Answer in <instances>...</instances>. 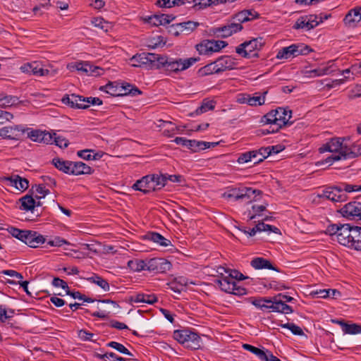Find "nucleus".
<instances>
[{"label":"nucleus","mask_w":361,"mask_h":361,"mask_svg":"<svg viewBox=\"0 0 361 361\" xmlns=\"http://www.w3.org/2000/svg\"><path fill=\"white\" fill-rule=\"evenodd\" d=\"M30 194H27L24 196V211H31L32 214L35 212V208L36 207H40L42 205L40 201L36 202L33 197L34 195V187L30 190Z\"/></svg>","instance_id":"obj_24"},{"label":"nucleus","mask_w":361,"mask_h":361,"mask_svg":"<svg viewBox=\"0 0 361 361\" xmlns=\"http://www.w3.org/2000/svg\"><path fill=\"white\" fill-rule=\"evenodd\" d=\"M276 59H288L290 57L293 58V51L292 49L290 48V45L286 47H283L281 49H280L277 54H276Z\"/></svg>","instance_id":"obj_50"},{"label":"nucleus","mask_w":361,"mask_h":361,"mask_svg":"<svg viewBox=\"0 0 361 361\" xmlns=\"http://www.w3.org/2000/svg\"><path fill=\"white\" fill-rule=\"evenodd\" d=\"M209 147V142H204V141H196L194 140H189L188 142V149H190L193 151H197V149H205Z\"/></svg>","instance_id":"obj_46"},{"label":"nucleus","mask_w":361,"mask_h":361,"mask_svg":"<svg viewBox=\"0 0 361 361\" xmlns=\"http://www.w3.org/2000/svg\"><path fill=\"white\" fill-rule=\"evenodd\" d=\"M147 238L154 243L164 247H167L171 243L169 240L165 238L158 233H149L147 234Z\"/></svg>","instance_id":"obj_40"},{"label":"nucleus","mask_w":361,"mask_h":361,"mask_svg":"<svg viewBox=\"0 0 361 361\" xmlns=\"http://www.w3.org/2000/svg\"><path fill=\"white\" fill-rule=\"evenodd\" d=\"M222 197L228 200L234 199L235 200L243 199V195L240 191V188H231L227 192H224L222 195Z\"/></svg>","instance_id":"obj_44"},{"label":"nucleus","mask_w":361,"mask_h":361,"mask_svg":"<svg viewBox=\"0 0 361 361\" xmlns=\"http://www.w3.org/2000/svg\"><path fill=\"white\" fill-rule=\"evenodd\" d=\"M243 28L242 25L232 19L229 20L226 25L216 28V32L221 33V36L226 38L231 36L234 33L241 31Z\"/></svg>","instance_id":"obj_17"},{"label":"nucleus","mask_w":361,"mask_h":361,"mask_svg":"<svg viewBox=\"0 0 361 361\" xmlns=\"http://www.w3.org/2000/svg\"><path fill=\"white\" fill-rule=\"evenodd\" d=\"M51 133L53 135V143H55V145L60 148H66L68 146L69 142L66 138L61 136H56L54 132H51Z\"/></svg>","instance_id":"obj_51"},{"label":"nucleus","mask_w":361,"mask_h":361,"mask_svg":"<svg viewBox=\"0 0 361 361\" xmlns=\"http://www.w3.org/2000/svg\"><path fill=\"white\" fill-rule=\"evenodd\" d=\"M153 177L150 175H147L142 177L140 180H137L133 185V189L142 192L144 194H147L153 192Z\"/></svg>","instance_id":"obj_19"},{"label":"nucleus","mask_w":361,"mask_h":361,"mask_svg":"<svg viewBox=\"0 0 361 361\" xmlns=\"http://www.w3.org/2000/svg\"><path fill=\"white\" fill-rule=\"evenodd\" d=\"M360 231L361 227L351 226L349 224H342L337 240L341 245L361 251Z\"/></svg>","instance_id":"obj_2"},{"label":"nucleus","mask_w":361,"mask_h":361,"mask_svg":"<svg viewBox=\"0 0 361 361\" xmlns=\"http://www.w3.org/2000/svg\"><path fill=\"white\" fill-rule=\"evenodd\" d=\"M119 93H121V96L131 94L133 96L141 94L142 92L136 87L131 84L126 83L122 84L119 86Z\"/></svg>","instance_id":"obj_33"},{"label":"nucleus","mask_w":361,"mask_h":361,"mask_svg":"<svg viewBox=\"0 0 361 361\" xmlns=\"http://www.w3.org/2000/svg\"><path fill=\"white\" fill-rule=\"evenodd\" d=\"M107 345H108V346H110V347L117 350L118 351H119L120 353H121L123 354L133 356V355L121 343H119L115 342V341H111V342L109 343Z\"/></svg>","instance_id":"obj_55"},{"label":"nucleus","mask_w":361,"mask_h":361,"mask_svg":"<svg viewBox=\"0 0 361 361\" xmlns=\"http://www.w3.org/2000/svg\"><path fill=\"white\" fill-rule=\"evenodd\" d=\"M159 54L142 52L137 54L130 59L133 67H145L147 69H157Z\"/></svg>","instance_id":"obj_7"},{"label":"nucleus","mask_w":361,"mask_h":361,"mask_svg":"<svg viewBox=\"0 0 361 361\" xmlns=\"http://www.w3.org/2000/svg\"><path fill=\"white\" fill-rule=\"evenodd\" d=\"M158 127L159 128H167L163 130V135L166 137H171L175 134V131L178 130V127L169 128V126H173L172 122L159 120Z\"/></svg>","instance_id":"obj_41"},{"label":"nucleus","mask_w":361,"mask_h":361,"mask_svg":"<svg viewBox=\"0 0 361 361\" xmlns=\"http://www.w3.org/2000/svg\"><path fill=\"white\" fill-rule=\"evenodd\" d=\"M92 23L97 27L106 32L109 28V23L102 18L97 17L92 20Z\"/></svg>","instance_id":"obj_54"},{"label":"nucleus","mask_w":361,"mask_h":361,"mask_svg":"<svg viewBox=\"0 0 361 361\" xmlns=\"http://www.w3.org/2000/svg\"><path fill=\"white\" fill-rule=\"evenodd\" d=\"M49 73V70L44 68L40 62L32 61L24 63V73L35 76H44L48 75Z\"/></svg>","instance_id":"obj_14"},{"label":"nucleus","mask_w":361,"mask_h":361,"mask_svg":"<svg viewBox=\"0 0 361 361\" xmlns=\"http://www.w3.org/2000/svg\"><path fill=\"white\" fill-rule=\"evenodd\" d=\"M61 101L63 104L68 105L71 108L87 109L89 107V104H85L86 103L85 97L75 94L65 95Z\"/></svg>","instance_id":"obj_15"},{"label":"nucleus","mask_w":361,"mask_h":361,"mask_svg":"<svg viewBox=\"0 0 361 361\" xmlns=\"http://www.w3.org/2000/svg\"><path fill=\"white\" fill-rule=\"evenodd\" d=\"M173 338L185 348L191 350L199 349L202 344L200 336L197 333L192 332L188 329L174 331Z\"/></svg>","instance_id":"obj_3"},{"label":"nucleus","mask_w":361,"mask_h":361,"mask_svg":"<svg viewBox=\"0 0 361 361\" xmlns=\"http://www.w3.org/2000/svg\"><path fill=\"white\" fill-rule=\"evenodd\" d=\"M45 241V238L41 234L36 231L24 230V244L28 247L36 248L42 245Z\"/></svg>","instance_id":"obj_13"},{"label":"nucleus","mask_w":361,"mask_h":361,"mask_svg":"<svg viewBox=\"0 0 361 361\" xmlns=\"http://www.w3.org/2000/svg\"><path fill=\"white\" fill-rule=\"evenodd\" d=\"M246 11H241L236 13L232 18L235 20L238 23L242 25L243 23L251 20L250 17H247Z\"/></svg>","instance_id":"obj_57"},{"label":"nucleus","mask_w":361,"mask_h":361,"mask_svg":"<svg viewBox=\"0 0 361 361\" xmlns=\"http://www.w3.org/2000/svg\"><path fill=\"white\" fill-rule=\"evenodd\" d=\"M216 284L221 290L235 295H243L247 293L245 288L237 285L235 281H232L229 276H224L216 281Z\"/></svg>","instance_id":"obj_8"},{"label":"nucleus","mask_w":361,"mask_h":361,"mask_svg":"<svg viewBox=\"0 0 361 361\" xmlns=\"http://www.w3.org/2000/svg\"><path fill=\"white\" fill-rule=\"evenodd\" d=\"M27 137L32 141L46 145L53 144V135L51 132L41 130H31L27 132Z\"/></svg>","instance_id":"obj_12"},{"label":"nucleus","mask_w":361,"mask_h":361,"mask_svg":"<svg viewBox=\"0 0 361 361\" xmlns=\"http://www.w3.org/2000/svg\"><path fill=\"white\" fill-rule=\"evenodd\" d=\"M92 168L82 161H72L71 175L91 174Z\"/></svg>","instance_id":"obj_25"},{"label":"nucleus","mask_w":361,"mask_h":361,"mask_svg":"<svg viewBox=\"0 0 361 361\" xmlns=\"http://www.w3.org/2000/svg\"><path fill=\"white\" fill-rule=\"evenodd\" d=\"M227 271H229L228 275L227 276H229V278L232 281H234V279H236L238 281H242L247 278L245 277L242 273L235 269H230Z\"/></svg>","instance_id":"obj_61"},{"label":"nucleus","mask_w":361,"mask_h":361,"mask_svg":"<svg viewBox=\"0 0 361 361\" xmlns=\"http://www.w3.org/2000/svg\"><path fill=\"white\" fill-rule=\"evenodd\" d=\"M78 337L82 340V341H94L95 339L94 338V337H95V335L94 334H92V333H90L85 330H80L78 331Z\"/></svg>","instance_id":"obj_62"},{"label":"nucleus","mask_w":361,"mask_h":361,"mask_svg":"<svg viewBox=\"0 0 361 361\" xmlns=\"http://www.w3.org/2000/svg\"><path fill=\"white\" fill-rule=\"evenodd\" d=\"M341 214L349 219H361V202H351L340 210Z\"/></svg>","instance_id":"obj_11"},{"label":"nucleus","mask_w":361,"mask_h":361,"mask_svg":"<svg viewBox=\"0 0 361 361\" xmlns=\"http://www.w3.org/2000/svg\"><path fill=\"white\" fill-rule=\"evenodd\" d=\"M242 347L254 354L261 361H281L272 353L264 348H259L250 344H243Z\"/></svg>","instance_id":"obj_9"},{"label":"nucleus","mask_w":361,"mask_h":361,"mask_svg":"<svg viewBox=\"0 0 361 361\" xmlns=\"http://www.w3.org/2000/svg\"><path fill=\"white\" fill-rule=\"evenodd\" d=\"M130 300L134 302H145L152 305L157 302V298L153 294L138 293L135 296H132Z\"/></svg>","instance_id":"obj_32"},{"label":"nucleus","mask_w":361,"mask_h":361,"mask_svg":"<svg viewBox=\"0 0 361 361\" xmlns=\"http://www.w3.org/2000/svg\"><path fill=\"white\" fill-rule=\"evenodd\" d=\"M344 152V159H353L361 155V145H353L350 147L346 145Z\"/></svg>","instance_id":"obj_37"},{"label":"nucleus","mask_w":361,"mask_h":361,"mask_svg":"<svg viewBox=\"0 0 361 361\" xmlns=\"http://www.w3.org/2000/svg\"><path fill=\"white\" fill-rule=\"evenodd\" d=\"M212 46V53L220 51L227 46V43L221 40H210Z\"/></svg>","instance_id":"obj_60"},{"label":"nucleus","mask_w":361,"mask_h":361,"mask_svg":"<svg viewBox=\"0 0 361 361\" xmlns=\"http://www.w3.org/2000/svg\"><path fill=\"white\" fill-rule=\"evenodd\" d=\"M153 177V191L160 190L165 186L166 183V174H150Z\"/></svg>","instance_id":"obj_34"},{"label":"nucleus","mask_w":361,"mask_h":361,"mask_svg":"<svg viewBox=\"0 0 361 361\" xmlns=\"http://www.w3.org/2000/svg\"><path fill=\"white\" fill-rule=\"evenodd\" d=\"M157 69L164 68L168 75L178 73L192 66L199 61V58L190 57L188 59H173L164 55L158 57Z\"/></svg>","instance_id":"obj_1"},{"label":"nucleus","mask_w":361,"mask_h":361,"mask_svg":"<svg viewBox=\"0 0 361 361\" xmlns=\"http://www.w3.org/2000/svg\"><path fill=\"white\" fill-rule=\"evenodd\" d=\"M322 18H320V20H317V16H310L309 17H301L298 18L295 23V24L293 25L294 29H306L307 30H310L311 29H313L316 26H317L319 23H322Z\"/></svg>","instance_id":"obj_16"},{"label":"nucleus","mask_w":361,"mask_h":361,"mask_svg":"<svg viewBox=\"0 0 361 361\" xmlns=\"http://www.w3.org/2000/svg\"><path fill=\"white\" fill-rule=\"evenodd\" d=\"M361 97V85L355 86L348 94L350 99H353Z\"/></svg>","instance_id":"obj_64"},{"label":"nucleus","mask_w":361,"mask_h":361,"mask_svg":"<svg viewBox=\"0 0 361 361\" xmlns=\"http://www.w3.org/2000/svg\"><path fill=\"white\" fill-rule=\"evenodd\" d=\"M341 225L342 224H335L329 226L326 228V233L329 234L330 235H336L337 237L338 235Z\"/></svg>","instance_id":"obj_63"},{"label":"nucleus","mask_w":361,"mask_h":361,"mask_svg":"<svg viewBox=\"0 0 361 361\" xmlns=\"http://www.w3.org/2000/svg\"><path fill=\"white\" fill-rule=\"evenodd\" d=\"M269 306H267L269 309H271L273 312H277L283 314H290L293 312V308L286 304L283 300L278 298L276 296L271 298L270 301H268Z\"/></svg>","instance_id":"obj_18"},{"label":"nucleus","mask_w":361,"mask_h":361,"mask_svg":"<svg viewBox=\"0 0 361 361\" xmlns=\"http://www.w3.org/2000/svg\"><path fill=\"white\" fill-rule=\"evenodd\" d=\"M175 18L174 16L167 15V14H161V15H155L152 17L149 18V23L154 26L164 25L171 23Z\"/></svg>","instance_id":"obj_27"},{"label":"nucleus","mask_w":361,"mask_h":361,"mask_svg":"<svg viewBox=\"0 0 361 361\" xmlns=\"http://www.w3.org/2000/svg\"><path fill=\"white\" fill-rule=\"evenodd\" d=\"M199 23L194 21H187L180 23H177L176 25H173L172 27H176L178 30L176 32V35H178V32H185L186 34H189L193 30H195L198 26Z\"/></svg>","instance_id":"obj_28"},{"label":"nucleus","mask_w":361,"mask_h":361,"mask_svg":"<svg viewBox=\"0 0 361 361\" xmlns=\"http://www.w3.org/2000/svg\"><path fill=\"white\" fill-rule=\"evenodd\" d=\"M147 260L135 259L128 262V267L134 271L147 270Z\"/></svg>","instance_id":"obj_35"},{"label":"nucleus","mask_w":361,"mask_h":361,"mask_svg":"<svg viewBox=\"0 0 361 361\" xmlns=\"http://www.w3.org/2000/svg\"><path fill=\"white\" fill-rule=\"evenodd\" d=\"M275 111L276 114V126L278 128L281 129L283 126L292 124V122L289 121L291 118V111L279 107L275 109Z\"/></svg>","instance_id":"obj_20"},{"label":"nucleus","mask_w":361,"mask_h":361,"mask_svg":"<svg viewBox=\"0 0 361 361\" xmlns=\"http://www.w3.org/2000/svg\"><path fill=\"white\" fill-rule=\"evenodd\" d=\"M215 107L214 102L212 100H204L202 103V105L198 107L194 113H192L190 115L192 116L194 114L199 115L207 112L209 110H212Z\"/></svg>","instance_id":"obj_42"},{"label":"nucleus","mask_w":361,"mask_h":361,"mask_svg":"<svg viewBox=\"0 0 361 361\" xmlns=\"http://www.w3.org/2000/svg\"><path fill=\"white\" fill-rule=\"evenodd\" d=\"M66 294L71 295L74 299H78L82 300L87 302H94V300H92L90 298L87 297L86 295L80 293L78 291L76 292H72L69 289L66 290Z\"/></svg>","instance_id":"obj_56"},{"label":"nucleus","mask_w":361,"mask_h":361,"mask_svg":"<svg viewBox=\"0 0 361 361\" xmlns=\"http://www.w3.org/2000/svg\"><path fill=\"white\" fill-rule=\"evenodd\" d=\"M335 323L339 324L345 334H356L361 333V325L356 324H346L343 321H333Z\"/></svg>","instance_id":"obj_31"},{"label":"nucleus","mask_w":361,"mask_h":361,"mask_svg":"<svg viewBox=\"0 0 361 361\" xmlns=\"http://www.w3.org/2000/svg\"><path fill=\"white\" fill-rule=\"evenodd\" d=\"M33 187L34 193H37V195H35V197L38 200L44 197L45 195L49 192V190L45 189V188L42 185H35Z\"/></svg>","instance_id":"obj_59"},{"label":"nucleus","mask_w":361,"mask_h":361,"mask_svg":"<svg viewBox=\"0 0 361 361\" xmlns=\"http://www.w3.org/2000/svg\"><path fill=\"white\" fill-rule=\"evenodd\" d=\"M171 264L164 258H152L147 259V271L164 273L170 270Z\"/></svg>","instance_id":"obj_10"},{"label":"nucleus","mask_w":361,"mask_h":361,"mask_svg":"<svg viewBox=\"0 0 361 361\" xmlns=\"http://www.w3.org/2000/svg\"><path fill=\"white\" fill-rule=\"evenodd\" d=\"M270 299H267L265 298H251V302L252 305H254L255 307L263 309H269L267 306H269V304H268V301H270Z\"/></svg>","instance_id":"obj_53"},{"label":"nucleus","mask_w":361,"mask_h":361,"mask_svg":"<svg viewBox=\"0 0 361 361\" xmlns=\"http://www.w3.org/2000/svg\"><path fill=\"white\" fill-rule=\"evenodd\" d=\"M361 20V11L360 9L357 8H355L353 9L350 10L348 13L345 15L343 23L344 24L349 27H353L355 26L356 23H359Z\"/></svg>","instance_id":"obj_22"},{"label":"nucleus","mask_w":361,"mask_h":361,"mask_svg":"<svg viewBox=\"0 0 361 361\" xmlns=\"http://www.w3.org/2000/svg\"><path fill=\"white\" fill-rule=\"evenodd\" d=\"M197 73L200 77H204L214 73H219V71H217V66L214 61L200 68Z\"/></svg>","instance_id":"obj_38"},{"label":"nucleus","mask_w":361,"mask_h":361,"mask_svg":"<svg viewBox=\"0 0 361 361\" xmlns=\"http://www.w3.org/2000/svg\"><path fill=\"white\" fill-rule=\"evenodd\" d=\"M210 40H204L197 44L195 47L200 54H209L212 53V46Z\"/></svg>","instance_id":"obj_45"},{"label":"nucleus","mask_w":361,"mask_h":361,"mask_svg":"<svg viewBox=\"0 0 361 361\" xmlns=\"http://www.w3.org/2000/svg\"><path fill=\"white\" fill-rule=\"evenodd\" d=\"M87 280L96 283L106 291H108L109 290V283L105 279H102L99 276H94L92 277L87 279Z\"/></svg>","instance_id":"obj_48"},{"label":"nucleus","mask_w":361,"mask_h":361,"mask_svg":"<svg viewBox=\"0 0 361 361\" xmlns=\"http://www.w3.org/2000/svg\"><path fill=\"white\" fill-rule=\"evenodd\" d=\"M264 45V42L262 37L253 38L238 45L235 48V51L244 58H258V51H259Z\"/></svg>","instance_id":"obj_6"},{"label":"nucleus","mask_w":361,"mask_h":361,"mask_svg":"<svg viewBox=\"0 0 361 361\" xmlns=\"http://www.w3.org/2000/svg\"><path fill=\"white\" fill-rule=\"evenodd\" d=\"M4 180L5 181L6 185L13 187L18 191L20 190L18 185L20 188H23V178L18 175L16 176L15 178L13 176L5 177Z\"/></svg>","instance_id":"obj_39"},{"label":"nucleus","mask_w":361,"mask_h":361,"mask_svg":"<svg viewBox=\"0 0 361 361\" xmlns=\"http://www.w3.org/2000/svg\"><path fill=\"white\" fill-rule=\"evenodd\" d=\"M357 191V185L341 183L338 186L328 188L323 191L321 197H326L332 202H341L347 200L346 192Z\"/></svg>","instance_id":"obj_4"},{"label":"nucleus","mask_w":361,"mask_h":361,"mask_svg":"<svg viewBox=\"0 0 361 361\" xmlns=\"http://www.w3.org/2000/svg\"><path fill=\"white\" fill-rule=\"evenodd\" d=\"M281 326L290 330L294 335L302 336L304 334L302 329L293 323L283 324H281Z\"/></svg>","instance_id":"obj_52"},{"label":"nucleus","mask_w":361,"mask_h":361,"mask_svg":"<svg viewBox=\"0 0 361 361\" xmlns=\"http://www.w3.org/2000/svg\"><path fill=\"white\" fill-rule=\"evenodd\" d=\"M334 71H336V70L333 69V64H331L330 66H326L322 68H317V69L311 70L310 71V73H314V75H317V76H322V75H324L331 74Z\"/></svg>","instance_id":"obj_49"},{"label":"nucleus","mask_w":361,"mask_h":361,"mask_svg":"<svg viewBox=\"0 0 361 361\" xmlns=\"http://www.w3.org/2000/svg\"><path fill=\"white\" fill-rule=\"evenodd\" d=\"M253 214L249 216L250 220L255 219L257 216H261L262 213L266 210V206L264 205H253L252 207Z\"/></svg>","instance_id":"obj_58"},{"label":"nucleus","mask_w":361,"mask_h":361,"mask_svg":"<svg viewBox=\"0 0 361 361\" xmlns=\"http://www.w3.org/2000/svg\"><path fill=\"white\" fill-rule=\"evenodd\" d=\"M268 91H264L262 94L259 92H256L253 96L247 95V104L252 106H261L265 102V97L267 94Z\"/></svg>","instance_id":"obj_29"},{"label":"nucleus","mask_w":361,"mask_h":361,"mask_svg":"<svg viewBox=\"0 0 361 361\" xmlns=\"http://www.w3.org/2000/svg\"><path fill=\"white\" fill-rule=\"evenodd\" d=\"M52 164L59 171H63V173L67 174H71L72 166L71 161H65L59 157H56L53 159Z\"/></svg>","instance_id":"obj_30"},{"label":"nucleus","mask_w":361,"mask_h":361,"mask_svg":"<svg viewBox=\"0 0 361 361\" xmlns=\"http://www.w3.org/2000/svg\"><path fill=\"white\" fill-rule=\"evenodd\" d=\"M251 266L255 269H268L279 272V269L272 265L271 262L263 257H255L250 262Z\"/></svg>","instance_id":"obj_26"},{"label":"nucleus","mask_w":361,"mask_h":361,"mask_svg":"<svg viewBox=\"0 0 361 361\" xmlns=\"http://www.w3.org/2000/svg\"><path fill=\"white\" fill-rule=\"evenodd\" d=\"M346 145L343 143L341 138H332L329 142L319 148L320 152H330L338 153V154H332L326 159V163L331 164L333 161H338L344 159V151H345Z\"/></svg>","instance_id":"obj_5"},{"label":"nucleus","mask_w":361,"mask_h":361,"mask_svg":"<svg viewBox=\"0 0 361 361\" xmlns=\"http://www.w3.org/2000/svg\"><path fill=\"white\" fill-rule=\"evenodd\" d=\"M217 66V71L219 73L224 72L226 70H232L236 66V61L234 58L230 56H222L215 61Z\"/></svg>","instance_id":"obj_21"},{"label":"nucleus","mask_w":361,"mask_h":361,"mask_svg":"<svg viewBox=\"0 0 361 361\" xmlns=\"http://www.w3.org/2000/svg\"><path fill=\"white\" fill-rule=\"evenodd\" d=\"M290 48L292 49L293 57H296L300 55H307L312 51L309 46L303 44H291Z\"/></svg>","instance_id":"obj_36"},{"label":"nucleus","mask_w":361,"mask_h":361,"mask_svg":"<svg viewBox=\"0 0 361 361\" xmlns=\"http://www.w3.org/2000/svg\"><path fill=\"white\" fill-rule=\"evenodd\" d=\"M99 90L105 92L111 96H121V93H119V87L115 85L114 83L109 82L106 85L101 86Z\"/></svg>","instance_id":"obj_43"},{"label":"nucleus","mask_w":361,"mask_h":361,"mask_svg":"<svg viewBox=\"0 0 361 361\" xmlns=\"http://www.w3.org/2000/svg\"><path fill=\"white\" fill-rule=\"evenodd\" d=\"M276 114L275 110H271L262 117L261 123L266 125L276 126Z\"/></svg>","instance_id":"obj_47"},{"label":"nucleus","mask_w":361,"mask_h":361,"mask_svg":"<svg viewBox=\"0 0 361 361\" xmlns=\"http://www.w3.org/2000/svg\"><path fill=\"white\" fill-rule=\"evenodd\" d=\"M262 231H270L275 233H280V231L277 227L265 224L264 222H260V221H258V224L252 229H250L249 231H244L245 233H247L249 236H254L257 232H262Z\"/></svg>","instance_id":"obj_23"}]
</instances>
